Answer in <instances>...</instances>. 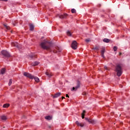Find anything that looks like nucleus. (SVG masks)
<instances>
[{
    "label": "nucleus",
    "mask_w": 130,
    "mask_h": 130,
    "mask_svg": "<svg viewBox=\"0 0 130 130\" xmlns=\"http://www.w3.org/2000/svg\"><path fill=\"white\" fill-rule=\"evenodd\" d=\"M1 118L2 120H7V116H5V115L1 116Z\"/></svg>",
    "instance_id": "obj_13"
},
{
    "label": "nucleus",
    "mask_w": 130,
    "mask_h": 130,
    "mask_svg": "<svg viewBox=\"0 0 130 130\" xmlns=\"http://www.w3.org/2000/svg\"><path fill=\"white\" fill-rule=\"evenodd\" d=\"M23 75L27 78H29V79H31V80H32V79H34L35 82H37V83H38V82H39L40 81L38 77H34V76L27 72H24L23 73Z\"/></svg>",
    "instance_id": "obj_2"
},
{
    "label": "nucleus",
    "mask_w": 130,
    "mask_h": 130,
    "mask_svg": "<svg viewBox=\"0 0 130 130\" xmlns=\"http://www.w3.org/2000/svg\"><path fill=\"white\" fill-rule=\"evenodd\" d=\"M105 70H108V68H107V66H105Z\"/></svg>",
    "instance_id": "obj_31"
},
{
    "label": "nucleus",
    "mask_w": 130,
    "mask_h": 130,
    "mask_svg": "<svg viewBox=\"0 0 130 130\" xmlns=\"http://www.w3.org/2000/svg\"><path fill=\"white\" fill-rule=\"evenodd\" d=\"M103 41H104V42H106V43H108V42H109V41H110V40L108 39L105 38L103 40Z\"/></svg>",
    "instance_id": "obj_19"
},
{
    "label": "nucleus",
    "mask_w": 130,
    "mask_h": 130,
    "mask_svg": "<svg viewBox=\"0 0 130 130\" xmlns=\"http://www.w3.org/2000/svg\"><path fill=\"white\" fill-rule=\"evenodd\" d=\"M2 54H3V55H4V56H6V57H10V56H11L10 53H9V52H8V51L6 50L2 51Z\"/></svg>",
    "instance_id": "obj_5"
},
{
    "label": "nucleus",
    "mask_w": 130,
    "mask_h": 130,
    "mask_svg": "<svg viewBox=\"0 0 130 130\" xmlns=\"http://www.w3.org/2000/svg\"><path fill=\"white\" fill-rule=\"evenodd\" d=\"M39 63H40V62L38 61H35L31 63V66H32V67H35L36 66H38Z\"/></svg>",
    "instance_id": "obj_11"
},
{
    "label": "nucleus",
    "mask_w": 130,
    "mask_h": 130,
    "mask_svg": "<svg viewBox=\"0 0 130 130\" xmlns=\"http://www.w3.org/2000/svg\"><path fill=\"white\" fill-rule=\"evenodd\" d=\"M93 49L95 50H99V48L98 47H95V48H93Z\"/></svg>",
    "instance_id": "obj_29"
},
{
    "label": "nucleus",
    "mask_w": 130,
    "mask_h": 130,
    "mask_svg": "<svg viewBox=\"0 0 130 130\" xmlns=\"http://www.w3.org/2000/svg\"><path fill=\"white\" fill-rule=\"evenodd\" d=\"M51 42H48L46 40H44L43 42H42L40 46L43 49H46L47 50H49L51 48L52 46Z\"/></svg>",
    "instance_id": "obj_1"
},
{
    "label": "nucleus",
    "mask_w": 130,
    "mask_h": 130,
    "mask_svg": "<svg viewBox=\"0 0 130 130\" xmlns=\"http://www.w3.org/2000/svg\"><path fill=\"white\" fill-rule=\"evenodd\" d=\"M52 119V117L50 116H47L45 117V119H47V120H51Z\"/></svg>",
    "instance_id": "obj_14"
},
{
    "label": "nucleus",
    "mask_w": 130,
    "mask_h": 130,
    "mask_svg": "<svg viewBox=\"0 0 130 130\" xmlns=\"http://www.w3.org/2000/svg\"><path fill=\"white\" fill-rule=\"evenodd\" d=\"M86 92L83 93V95H86Z\"/></svg>",
    "instance_id": "obj_35"
},
{
    "label": "nucleus",
    "mask_w": 130,
    "mask_h": 130,
    "mask_svg": "<svg viewBox=\"0 0 130 130\" xmlns=\"http://www.w3.org/2000/svg\"><path fill=\"white\" fill-rule=\"evenodd\" d=\"M79 88H80V82H77V86L75 87H73L72 91H77V89H79Z\"/></svg>",
    "instance_id": "obj_6"
},
{
    "label": "nucleus",
    "mask_w": 130,
    "mask_h": 130,
    "mask_svg": "<svg viewBox=\"0 0 130 130\" xmlns=\"http://www.w3.org/2000/svg\"><path fill=\"white\" fill-rule=\"evenodd\" d=\"M86 112L85 110L83 111V113H82V118L84 119L85 118V113Z\"/></svg>",
    "instance_id": "obj_21"
},
{
    "label": "nucleus",
    "mask_w": 130,
    "mask_h": 130,
    "mask_svg": "<svg viewBox=\"0 0 130 130\" xmlns=\"http://www.w3.org/2000/svg\"><path fill=\"white\" fill-rule=\"evenodd\" d=\"M62 99H64V96H62Z\"/></svg>",
    "instance_id": "obj_36"
},
{
    "label": "nucleus",
    "mask_w": 130,
    "mask_h": 130,
    "mask_svg": "<svg viewBox=\"0 0 130 130\" xmlns=\"http://www.w3.org/2000/svg\"><path fill=\"white\" fill-rule=\"evenodd\" d=\"M11 85H12V79H10L9 82V86H11Z\"/></svg>",
    "instance_id": "obj_27"
},
{
    "label": "nucleus",
    "mask_w": 130,
    "mask_h": 130,
    "mask_svg": "<svg viewBox=\"0 0 130 130\" xmlns=\"http://www.w3.org/2000/svg\"><path fill=\"white\" fill-rule=\"evenodd\" d=\"M68 17V14H64L63 15H61L59 16V18L60 19H64Z\"/></svg>",
    "instance_id": "obj_7"
},
{
    "label": "nucleus",
    "mask_w": 130,
    "mask_h": 130,
    "mask_svg": "<svg viewBox=\"0 0 130 130\" xmlns=\"http://www.w3.org/2000/svg\"><path fill=\"white\" fill-rule=\"evenodd\" d=\"M29 57H30V58H34V56H35V55L32 54V55H30Z\"/></svg>",
    "instance_id": "obj_28"
},
{
    "label": "nucleus",
    "mask_w": 130,
    "mask_h": 130,
    "mask_svg": "<svg viewBox=\"0 0 130 130\" xmlns=\"http://www.w3.org/2000/svg\"><path fill=\"white\" fill-rule=\"evenodd\" d=\"M4 26H5V28L7 30H10V29H11V27H10V26H8V25H7V24H4Z\"/></svg>",
    "instance_id": "obj_22"
},
{
    "label": "nucleus",
    "mask_w": 130,
    "mask_h": 130,
    "mask_svg": "<svg viewBox=\"0 0 130 130\" xmlns=\"http://www.w3.org/2000/svg\"><path fill=\"white\" fill-rule=\"evenodd\" d=\"M9 106H10V104H5L3 105L4 108H8Z\"/></svg>",
    "instance_id": "obj_20"
},
{
    "label": "nucleus",
    "mask_w": 130,
    "mask_h": 130,
    "mask_svg": "<svg viewBox=\"0 0 130 130\" xmlns=\"http://www.w3.org/2000/svg\"><path fill=\"white\" fill-rule=\"evenodd\" d=\"M71 47L73 48V49H77L78 47V44L77 43V41H73L72 45H71Z\"/></svg>",
    "instance_id": "obj_4"
},
{
    "label": "nucleus",
    "mask_w": 130,
    "mask_h": 130,
    "mask_svg": "<svg viewBox=\"0 0 130 130\" xmlns=\"http://www.w3.org/2000/svg\"><path fill=\"white\" fill-rule=\"evenodd\" d=\"M5 73H6V69L5 68H3L1 70V73L2 75H4V74H5Z\"/></svg>",
    "instance_id": "obj_16"
},
{
    "label": "nucleus",
    "mask_w": 130,
    "mask_h": 130,
    "mask_svg": "<svg viewBox=\"0 0 130 130\" xmlns=\"http://www.w3.org/2000/svg\"><path fill=\"white\" fill-rule=\"evenodd\" d=\"M115 72L117 73V76L118 77H120L122 74V68H121V66L120 64H118L115 68Z\"/></svg>",
    "instance_id": "obj_3"
},
{
    "label": "nucleus",
    "mask_w": 130,
    "mask_h": 130,
    "mask_svg": "<svg viewBox=\"0 0 130 130\" xmlns=\"http://www.w3.org/2000/svg\"><path fill=\"white\" fill-rule=\"evenodd\" d=\"M61 94V93L60 92H58V93L55 94L53 96V98H57V97H59V95Z\"/></svg>",
    "instance_id": "obj_10"
},
{
    "label": "nucleus",
    "mask_w": 130,
    "mask_h": 130,
    "mask_svg": "<svg viewBox=\"0 0 130 130\" xmlns=\"http://www.w3.org/2000/svg\"><path fill=\"white\" fill-rule=\"evenodd\" d=\"M46 76H47L48 77V78H50V77H51L52 76V75H51V74L49 72H46Z\"/></svg>",
    "instance_id": "obj_18"
},
{
    "label": "nucleus",
    "mask_w": 130,
    "mask_h": 130,
    "mask_svg": "<svg viewBox=\"0 0 130 130\" xmlns=\"http://www.w3.org/2000/svg\"><path fill=\"white\" fill-rule=\"evenodd\" d=\"M0 1H2L3 2H7V0H0Z\"/></svg>",
    "instance_id": "obj_34"
},
{
    "label": "nucleus",
    "mask_w": 130,
    "mask_h": 130,
    "mask_svg": "<svg viewBox=\"0 0 130 130\" xmlns=\"http://www.w3.org/2000/svg\"><path fill=\"white\" fill-rule=\"evenodd\" d=\"M85 119L88 121V122H90V123H92V120L91 119H89V118H85Z\"/></svg>",
    "instance_id": "obj_23"
},
{
    "label": "nucleus",
    "mask_w": 130,
    "mask_h": 130,
    "mask_svg": "<svg viewBox=\"0 0 130 130\" xmlns=\"http://www.w3.org/2000/svg\"><path fill=\"white\" fill-rule=\"evenodd\" d=\"M76 124L78 126H81V127H83V126H84V124L82 123H80L79 121H77L76 122Z\"/></svg>",
    "instance_id": "obj_9"
},
{
    "label": "nucleus",
    "mask_w": 130,
    "mask_h": 130,
    "mask_svg": "<svg viewBox=\"0 0 130 130\" xmlns=\"http://www.w3.org/2000/svg\"><path fill=\"white\" fill-rule=\"evenodd\" d=\"M12 46H15V47H17V48H19V44L18 43H15V42H12L11 43Z\"/></svg>",
    "instance_id": "obj_8"
},
{
    "label": "nucleus",
    "mask_w": 130,
    "mask_h": 130,
    "mask_svg": "<svg viewBox=\"0 0 130 130\" xmlns=\"http://www.w3.org/2000/svg\"><path fill=\"white\" fill-rule=\"evenodd\" d=\"M66 97H67L68 98H70V96H69V94H66Z\"/></svg>",
    "instance_id": "obj_32"
},
{
    "label": "nucleus",
    "mask_w": 130,
    "mask_h": 130,
    "mask_svg": "<svg viewBox=\"0 0 130 130\" xmlns=\"http://www.w3.org/2000/svg\"><path fill=\"white\" fill-rule=\"evenodd\" d=\"M67 35L68 36H72V32L70 30H68L67 31Z\"/></svg>",
    "instance_id": "obj_17"
},
{
    "label": "nucleus",
    "mask_w": 130,
    "mask_h": 130,
    "mask_svg": "<svg viewBox=\"0 0 130 130\" xmlns=\"http://www.w3.org/2000/svg\"><path fill=\"white\" fill-rule=\"evenodd\" d=\"M113 50H114V51H116V50H117V47L114 46L113 47Z\"/></svg>",
    "instance_id": "obj_26"
},
{
    "label": "nucleus",
    "mask_w": 130,
    "mask_h": 130,
    "mask_svg": "<svg viewBox=\"0 0 130 130\" xmlns=\"http://www.w3.org/2000/svg\"><path fill=\"white\" fill-rule=\"evenodd\" d=\"M29 28L30 31H33V29H34V25H33V24L29 25Z\"/></svg>",
    "instance_id": "obj_15"
},
{
    "label": "nucleus",
    "mask_w": 130,
    "mask_h": 130,
    "mask_svg": "<svg viewBox=\"0 0 130 130\" xmlns=\"http://www.w3.org/2000/svg\"><path fill=\"white\" fill-rule=\"evenodd\" d=\"M104 52H105V48H103L101 51V54H104Z\"/></svg>",
    "instance_id": "obj_24"
},
{
    "label": "nucleus",
    "mask_w": 130,
    "mask_h": 130,
    "mask_svg": "<svg viewBox=\"0 0 130 130\" xmlns=\"http://www.w3.org/2000/svg\"><path fill=\"white\" fill-rule=\"evenodd\" d=\"M102 54V56L104 58V54Z\"/></svg>",
    "instance_id": "obj_33"
},
{
    "label": "nucleus",
    "mask_w": 130,
    "mask_h": 130,
    "mask_svg": "<svg viewBox=\"0 0 130 130\" xmlns=\"http://www.w3.org/2000/svg\"><path fill=\"white\" fill-rule=\"evenodd\" d=\"M71 12H72V13H73V14L76 13V10H75V9H72L71 10Z\"/></svg>",
    "instance_id": "obj_25"
},
{
    "label": "nucleus",
    "mask_w": 130,
    "mask_h": 130,
    "mask_svg": "<svg viewBox=\"0 0 130 130\" xmlns=\"http://www.w3.org/2000/svg\"><path fill=\"white\" fill-rule=\"evenodd\" d=\"M119 55H121V53H119Z\"/></svg>",
    "instance_id": "obj_37"
},
{
    "label": "nucleus",
    "mask_w": 130,
    "mask_h": 130,
    "mask_svg": "<svg viewBox=\"0 0 130 130\" xmlns=\"http://www.w3.org/2000/svg\"><path fill=\"white\" fill-rule=\"evenodd\" d=\"M86 42H90V39H87L85 40Z\"/></svg>",
    "instance_id": "obj_30"
},
{
    "label": "nucleus",
    "mask_w": 130,
    "mask_h": 130,
    "mask_svg": "<svg viewBox=\"0 0 130 130\" xmlns=\"http://www.w3.org/2000/svg\"><path fill=\"white\" fill-rule=\"evenodd\" d=\"M54 53H56V52H60V50L58 48H56L53 50Z\"/></svg>",
    "instance_id": "obj_12"
}]
</instances>
